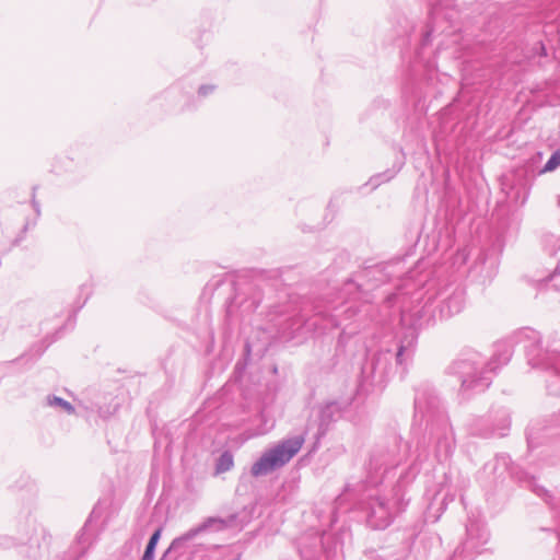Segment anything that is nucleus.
<instances>
[{
  "mask_svg": "<svg viewBox=\"0 0 560 560\" xmlns=\"http://www.w3.org/2000/svg\"><path fill=\"white\" fill-rule=\"evenodd\" d=\"M415 417L427 420L430 433L436 441V456L446 459L454 450V434L441 400L433 389L423 387L417 390Z\"/></svg>",
  "mask_w": 560,
  "mask_h": 560,
  "instance_id": "nucleus-1",
  "label": "nucleus"
},
{
  "mask_svg": "<svg viewBox=\"0 0 560 560\" xmlns=\"http://www.w3.org/2000/svg\"><path fill=\"white\" fill-rule=\"evenodd\" d=\"M464 292L459 288L447 287L436 296H428L423 305L401 311V322L413 328L431 320L445 319L462 312L464 308Z\"/></svg>",
  "mask_w": 560,
  "mask_h": 560,
  "instance_id": "nucleus-2",
  "label": "nucleus"
},
{
  "mask_svg": "<svg viewBox=\"0 0 560 560\" xmlns=\"http://www.w3.org/2000/svg\"><path fill=\"white\" fill-rule=\"evenodd\" d=\"M492 362L479 352L468 350L463 352L448 368L450 373L460 382V393L470 395L486 390L492 381L494 368Z\"/></svg>",
  "mask_w": 560,
  "mask_h": 560,
  "instance_id": "nucleus-3",
  "label": "nucleus"
},
{
  "mask_svg": "<svg viewBox=\"0 0 560 560\" xmlns=\"http://www.w3.org/2000/svg\"><path fill=\"white\" fill-rule=\"evenodd\" d=\"M407 475H401L389 494L377 493L370 495L363 504L366 523L373 529H384L390 525L394 517L406 506L404 487L409 481Z\"/></svg>",
  "mask_w": 560,
  "mask_h": 560,
  "instance_id": "nucleus-4",
  "label": "nucleus"
},
{
  "mask_svg": "<svg viewBox=\"0 0 560 560\" xmlns=\"http://www.w3.org/2000/svg\"><path fill=\"white\" fill-rule=\"evenodd\" d=\"M306 433L295 434L266 450L253 464L250 474L254 477L266 476L287 465L302 448Z\"/></svg>",
  "mask_w": 560,
  "mask_h": 560,
  "instance_id": "nucleus-5",
  "label": "nucleus"
},
{
  "mask_svg": "<svg viewBox=\"0 0 560 560\" xmlns=\"http://www.w3.org/2000/svg\"><path fill=\"white\" fill-rule=\"evenodd\" d=\"M399 458L394 453V450L376 448L372 452L368 463V482L370 485H378L383 481L385 475L389 474L392 469L398 466Z\"/></svg>",
  "mask_w": 560,
  "mask_h": 560,
  "instance_id": "nucleus-6",
  "label": "nucleus"
},
{
  "mask_svg": "<svg viewBox=\"0 0 560 560\" xmlns=\"http://www.w3.org/2000/svg\"><path fill=\"white\" fill-rule=\"evenodd\" d=\"M229 525L230 523L221 517H208L199 525L190 528L183 535L173 539L167 551H182L187 546V544L195 539L197 536L206 533L222 532L226 529Z\"/></svg>",
  "mask_w": 560,
  "mask_h": 560,
  "instance_id": "nucleus-7",
  "label": "nucleus"
},
{
  "mask_svg": "<svg viewBox=\"0 0 560 560\" xmlns=\"http://www.w3.org/2000/svg\"><path fill=\"white\" fill-rule=\"evenodd\" d=\"M392 359L393 354L390 351L377 353L370 363H366L362 368L363 383H369L371 385L382 384L389 373Z\"/></svg>",
  "mask_w": 560,
  "mask_h": 560,
  "instance_id": "nucleus-8",
  "label": "nucleus"
},
{
  "mask_svg": "<svg viewBox=\"0 0 560 560\" xmlns=\"http://www.w3.org/2000/svg\"><path fill=\"white\" fill-rule=\"evenodd\" d=\"M467 538L464 548L468 551H478L489 540V532L479 518L470 517L466 526Z\"/></svg>",
  "mask_w": 560,
  "mask_h": 560,
  "instance_id": "nucleus-9",
  "label": "nucleus"
},
{
  "mask_svg": "<svg viewBox=\"0 0 560 560\" xmlns=\"http://www.w3.org/2000/svg\"><path fill=\"white\" fill-rule=\"evenodd\" d=\"M512 355V351L509 345L506 343H498L495 346V351L490 360L488 362H492V368H494V371L503 364H506Z\"/></svg>",
  "mask_w": 560,
  "mask_h": 560,
  "instance_id": "nucleus-10",
  "label": "nucleus"
},
{
  "mask_svg": "<svg viewBox=\"0 0 560 560\" xmlns=\"http://www.w3.org/2000/svg\"><path fill=\"white\" fill-rule=\"evenodd\" d=\"M341 295L345 299V304L361 299L359 285L352 280L347 281L341 289Z\"/></svg>",
  "mask_w": 560,
  "mask_h": 560,
  "instance_id": "nucleus-11",
  "label": "nucleus"
},
{
  "mask_svg": "<svg viewBox=\"0 0 560 560\" xmlns=\"http://www.w3.org/2000/svg\"><path fill=\"white\" fill-rule=\"evenodd\" d=\"M46 405L48 407L59 408L69 415L74 412V407L69 401H67L63 398L58 397V396H51V395L47 396Z\"/></svg>",
  "mask_w": 560,
  "mask_h": 560,
  "instance_id": "nucleus-12",
  "label": "nucleus"
},
{
  "mask_svg": "<svg viewBox=\"0 0 560 560\" xmlns=\"http://www.w3.org/2000/svg\"><path fill=\"white\" fill-rule=\"evenodd\" d=\"M234 465L233 455L230 452H224L220 455L215 465V472L222 474L232 469Z\"/></svg>",
  "mask_w": 560,
  "mask_h": 560,
  "instance_id": "nucleus-13",
  "label": "nucleus"
},
{
  "mask_svg": "<svg viewBox=\"0 0 560 560\" xmlns=\"http://www.w3.org/2000/svg\"><path fill=\"white\" fill-rule=\"evenodd\" d=\"M162 528H158L152 536L150 537V540L147 545V548L144 550L142 560H153L154 559V550L156 547V544L161 537Z\"/></svg>",
  "mask_w": 560,
  "mask_h": 560,
  "instance_id": "nucleus-14",
  "label": "nucleus"
},
{
  "mask_svg": "<svg viewBox=\"0 0 560 560\" xmlns=\"http://www.w3.org/2000/svg\"><path fill=\"white\" fill-rule=\"evenodd\" d=\"M397 172H398V170H396V171L388 170L382 174H377L370 179V184L372 185L373 188H376L382 183H385V182H388L389 179H392Z\"/></svg>",
  "mask_w": 560,
  "mask_h": 560,
  "instance_id": "nucleus-15",
  "label": "nucleus"
},
{
  "mask_svg": "<svg viewBox=\"0 0 560 560\" xmlns=\"http://www.w3.org/2000/svg\"><path fill=\"white\" fill-rule=\"evenodd\" d=\"M560 166V148L557 149L542 167V172H552Z\"/></svg>",
  "mask_w": 560,
  "mask_h": 560,
  "instance_id": "nucleus-16",
  "label": "nucleus"
},
{
  "mask_svg": "<svg viewBox=\"0 0 560 560\" xmlns=\"http://www.w3.org/2000/svg\"><path fill=\"white\" fill-rule=\"evenodd\" d=\"M413 341H415V335H413V331H411V339L408 341V345L407 346L400 345L395 354L396 362L398 364H402L404 355H405V353H408L411 350Z\"/></svg>",
  "mask_w": 560,
  "mask_h": 560,
  "instance_id": "nucleus-17",
  "label": "nucleus"
},
{
  "mask_svg": "<svg viewBox=\"0 0 560 560\" xmlns=\"http://www.w3.org/2000/svg\"><path fill=\"white\" fill-rule=\"evenodd\" d=\"M547 369L555 370L557 377L560 380V353L548 358V361L545 363Z\"/></svg>",
  "mask_w": 560,
  "mask_h": 560,
  "instance_id": "nucleus-18",
  "label": "nucleus"
},
{
  "mask_svg": "<svg viewBox=\"0 0 560 560\" xmlns=\"http://www.w3.org/2000/svg\"><path fill=\"white\" fill-rule=\"evenodd\" d=\"M338 410L336 402L327 404L320 411L322 423L326 422V419H330L332 413Z\"/></svg>",
  "mask_w": 560,
  "mask_h": 560,
  "instance_id": "nucleus-19",
  "label": "nucleus"
},
{
  "mask_svg": "<svg viewBox=\"0 0 560 560\" xmlns=\"http://www.w3.org/2000/svg\"><path fill=\"white\" fill-rule=\"evenodd\" d=\"M510 424L508 416L504 413L503 418L501 420L500 427L497 429H493L490 433H486L485 435H491V434H498L500 436H503L505 434V431Z\"/></svg>",
  "mask_w": 560,
  "mask_h": 560,
  "instance_id": "nucleus-20",
  "label": "nucleus"
},
{
  "mask_svg": "<svg viewBox=\"0 0 560 560\" xmlns=\"http://www.w3.org/2000/svg\"><path fill=\"white\" fill-rule=\"evenodd\" d=\"M358 312V310H354L352 305H349L342 310H340V312L338 314H334V320H335V325L336 326H339L341 325V322L338 319L340 317L341 314H345L347 315V317H351L353 314H355Z\"/></svg>",
  "mask_w": 560,
  "mask_h": 560,
  "instance_id": "nucleus-21",
  "label": "nucleus"
},
{
  "mask_svg": "<svg viewBox=\"0 0 560 560\" xmlns=\"http://www.w3.org/2000/svg\"><path fill=\"white\" fill-rule=\"evenodd\" d=\"M260 417H261L262 421L265 422V427L259 429L256 432V434H258V435L267 433L273 427V422L272 421L269 424H267L268 421L265 419V415L264 413H261Z\"/></svg>",
  "mask_w": 560,
  "mask_h": 560,
  "instance_id": "nucleus-22",
  "label": "nucleus"
},
{
  "mask_svg": "<svg viewBox=\"0 0 560 560\" xmlns=\"http://www.w3.org/2000/svg\"><path fill=\"white\" fill-rule=\"evenodd\" d=\"M214 90L213 85H201L198 90L199 95L207 96Z\"/></svg>",
  "mask_w": 560,
  "mask_h": 560,
  "instance_id": "nucleus-23",
  "label": "nucleus"
},
{
  "mask_svg": "<svg viewBox=\"0 0 560 560\" xmlns=\"http://www.w3.org/2000/svg\"><path fill=\"white\" fill-rule=\"evenodd\" d=\"M546 242L550 243L553 247L560 246V238L555 235L548 236Z\"/></svg>",
  "mask_w": 560,
  "mask_h": 560,
  "instance_id": "nucleus-24",
  "label": "nucleus"
},
{
  "mask_svg": "<svg viewBox=\"0 0 560 560\" xmlns=\"http://www.w3.org/2000/svg\"><path fill=\"white\" fill-rule=\"evenodd\" d=\"M559 273H560V268L558 266V267H556V269L553 270L552 275H550L547 280H549V281L552 280Z\"/></svg>",
  "mask_w": 560,
  "mask_h": 560,
  "instance_id": "nucleus-25",
  "label": "nucleus"
},
{
  "mask_svg": "<svg viewBox=\"0 0 560 560\" xmlns=\"http://www.w3.org/2000/svg\"><path fill=\"white\" fill-rule=\"evenodd\" d=\"M34 208L36 210L37 213H39V207H38V203L34 201Z\"/></svg>",
  "mask_w": 560,
  "mask_h": 560,
  "instance_id": "nucleus-26",
  "label": "nucleus"
},
{
  "mask_svg": "<svg viewBox=\"0 0 560 560\" xmlns=\"http://www.w3.org/2000/svg\"><path fill=\"white\" fill-rule=\"evenodd\" d=\"M299 329H300V326L296 329H293L291 337H294Z\"/></svg>",
  "mask_w": 560,
  "mask_h": 560,
  "instance_id": "nucleus-27",
  "label": "nucleus"
},
{
  "mask_svg": "<svg viewBox=\"0 0 560 560\" xmlns=\"http://www.w3.org/2000/svg\"><path fill=\"white\" fill-rule=\"evenodd\" d=\"M548 388H549V390H550L551 393H553V394H558V392H557V390H551L550 386H548Z\"/></svg>",
  "mask_w": 560,
  "mask_h": 560,
  "instance_id": "nucleus-28",
  "label": "nucleus"
}]
</instances>
